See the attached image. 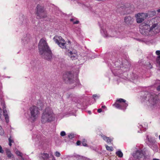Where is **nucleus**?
<instances>
[{
  "label": "nucleus",
  "mask_w": 160,
  "mask_h": 160,
  "mask_svg": "<svg viewBox=\"0 0 160 160\" xmlns=\"http://www.w3.org/2000/svg\"><path fill=\"white\" fill-rule=\"evenodd\" d=\"M142 29L141 33L145 36L153 35L158 33L160 31V17H156L146 23H143Z\"/></svg>",
  "instance_id": "1"
},
{
  "label": "nucleus",
  "mask_w": 160,
  "mask_h": 160,
  "mask_svg": "<svg viewBox=\"0 0 160 160\" xmlns=\"http://www.w3.org/2000/svg\"><path fill=\"white\" fill-rule=\"evenodd\" d=\"M142 100L146 101V103L148 107L152 109L155 108L159 100L158 95H152L148 92H145L142 94Z\"/></svg>",
  "instance_id": "2"
},
{
  "label": "nucleus",
  "mask_w": 160,
  "mask_h": 160,
  "mask_svg": "<svg viewBox=\"0 0 160 160\" xmlns=\"http://www.w3.org/2000/svg\"><path fill=\"white\" fill-rule=\"evenodd\" d=\"M38 48L39 54L42 58L47 60L52 58L51 51L46 41H40Z\"/></svg>",
  "instance_id": "3"
},
{
  "label": "nucleus",
  "mask_w": 160,
  "mask_h": 160,
  "mask_svg": "<svg viewBox=\"0 0 160 160\" xmlns=\"http://www.w3.org/2000/svg\"><path fill=\"white\" fill-rule=\"evenodd\" d=\"M54 114L52 109L47 108L44 110L41 117V121L42 123L50 122L54 120Z\"/></svg>",
  "instance_id": "4"
},
{
  "label": "nucleus",
  "mask_w": 160,
  "mask_h": 160,
  "mask_svg": "<svg viewBox=\"0 0 160 160\" xmlns=\"http://www.w3.org/2000/svg\"><path fill=\"white\" fill-rule=\"evenodd\" d=\"M28 112L30 114V118L34 121L37 119L40 114L39 109L35 106H32L30 107Z\"/></svg>",
  "instance_id": "5"
},
{
  "label": "nucleus",
  "mask_w": 160,
  "mask_h": 160,
  "mask_svg": "<svg viewBox=\"0 0 160 160\" xmlns=\"http://www.w3.org/2000/svg\"><path fill=\"white\" fill-rule=\"evenodd\" d=\"M36 14L38 19L44 18L47 17L43 7L38 4L36 9Z\"/></svg>",
  "instance_id": "6"
},
{
  "label": "nucleus",
  "mask_w": 160,
  "mask_h": 160,
  "mask_svg": "<svg viewBox=\"0 0 160 160\" xmlns=\"http://www.w3.org/2000/svg\"><path fill=\"white\" fill-rule=\"evenodd\" d=\"M100 32L102 35L105 37H112L116 36L117 32L114 31L111 29H109L108 31L106 30L103 28H101Z\"/></svg>",
  "instance_id": "7"
},
{
  "label": "nucleus",
  "mask_w": 160,
  "mask_h": 160,
  "mask_svg": "<svg viewBox=\"0 0 160 160\" xmlns=\"http://www.w3.org/2000/svg\"><path fill=\"white\" fill-rule=\"evenodd\" d=\"M73 76L72 74L70 72L67 73L64 75V79L65 81L70 83H74V85L76 86L77 85V83L73 80Z\"/></svg>",
  "instance_id": "8"
},
{
  "label": "nucleus",
  "mask_w": 160,
  "mask_h": 160,
  "mask_svg": "<svg viewBox=\"0 0 160 160\" xmlns=\"http://www.w3.org/2000/svg\"><path fill=\"white\" fill-rule=\"evenodd\" d=\"M65 53L72 60H75L77 58V52L75 50L73 49L72 50H66Z\"/></svg>",
  "instance_id": "9"
},
{
  "label": "nucleus",
  "mask_w": 160,
  "mask_h": 160,
  "mask_svg": "<svg viewBox=\"0 0 160 160\" xmlns=\"http://www.w3.org/2000/svg\"><path fill=\"white\" fill-rule=\"evenodd\" d=\"M148 17L147 13H138L137 14V22L138 23H141Z\"/></svg>",
  "instance_id": "10"
},
{
  "label": "nucleus",
  "mask_w": 160,
  "mask_h": 160,
  "mask_svg": "<svg viewBox=\"0 0 160 160\" xmlns=\"http://www.w3.org/2000/svg\"><path fill=\"white\" fill-rule=\"evenodd\" d=\"M1 104L3 106V115L5 119L6 120V122L7 123H8L9 121V117L8 114V113L7 110L6 109V107L5 106V104L4 102L3 101L1 98Z\"/></svg>",
  "instance_id": "11"
},
{
  "label": "nucleus",
  "mask_w": 160,
  "mask_h": 160,
  "mask_svg": "<svg viewBox=\"0 0 160 160\" xmlns=\"http://www.w3.org/2000/svg\"><path fill=\"white\" fill-rule=\"evenodd\" d=\"M145 155V151L140 150H137L134 154L133 156L135 158L139 159L144 158Z\"/></svg>",
  "instance_id": "12"
},
{
  "label": "nucleus",
  "mask_w": 160,
  "mask_h": 160,
  "mask_svg": "<svg viewBox=\"0 0 160 160\" xmlns=\"http://www.w3.org/2000/svg\"><path fill=\"white\" fill-rule=\"evenodd\" d=\"M133 21V18L129 16H126L124 18V22L127 25L130 26L132 25Z\"/></svg>",
  "instance_id": "13"
},
{
  "label": "nucleus",
  "mask_w": 160,
  "mask_h": 160,
  "mask_svg": "<svg viewBox=\"0 0 160 160\" xmlns=\"http://www.w3.org/2000/svg\"><path fill=\"white\" fill-rule=\"evenodd\" d=\"M113 105L117 108L125 110L128 106V104L125 102L122 103H118L115 102Z\"/></svg>",
  "instance_id": "14"
},
{
  "label": "nucleus",
  "mask_w": 160,
  "mask_h": 160,
  "mask_svg": "<svg viewBox=\"0 0 160 160\" xmlns=\"http://www.w3.org/2000/svg\"><path fill=\"white\" fill-rule=\"evenodd\" d=\"M56 43L58 45L62 48H65L67 45L70 43V41H68L67 42L65 41H55Z\"/></svg>",
  "instance_id": "15"
},
{
  "label": "nucleus",
  "mask_w": 160,
  "mask_h": 160,
  "mask_svg": "<svg viewBox=\"0 0 160 160\" xmlns=\"http://www.w3.org/2000/svg\"><path fill=\"white\" fill-rule=\"evenodd\" d=\"M39 158L44 160H48L50 157L49 156L48 154L47 153H42L39 155Z\"/></svg>",
  "instance_id": "16"
},
{
  "label": "nucleus",
  "mask_w": 160,
  "mask_h": 160,
  "mask_svg": "<svg viewBox=\"0 0 160 160\" xmlns=\"http://www.w3.org/2000/svg\"><path fill=\"white\" fill-rule=\"evenodd\" d=\"M101 136L103 140L106 141L108 143H111L112 141L113 138H112V139H110L109 138L105 136L104 135H102Z\"/></svg>",
  "instance_id": "17"
},
{
  "label": "nucleus",
  "mask_w": 160,
  "mask_h": 160,
  "mask_svg": "<svg viewBox=\"0 0 160 160\" xmlns=\"http://www.w3.org/2000/svg\"><path fill=\"white\" fill-rule=\"evenodd\" d=\"M37 105L38 109L40 108L39 109H42L44 106V104L41 101L38 100L37 102Z\"/></svg>",
  "instance_id": "18"
},
{
  "label": "nucleus",
  "mask_w": 160,
  "mask_h": 160,
  "mask_svg": "<svg viewBox=\"0 0 160 160\" xmlns=\"http://www.w3.org/2000/svg\"><path fill=\"white\" fill-rule=\"evenodd\" d=\"M6 151L7 156L8 158H14L13 155L11 153L9 149H6Z\"/></svg>",
  "instance_id": "19"
},
{
  "label": "nucleus",
  "mask_w": 160,
  "mask_h": 160,
  "mask_svg": "<svg viewBox=\"0 0 160 160\" xmlns=\"http://www.w3.org/2000/svg\"><path fill=\"white\" fill-rule=\"evenodd\" d=\"M156 53L158 56L156 59L157 63L160 65V51H157L156 52Z\"/></svg>",
  "instance_id": "20"
},
{
  "label": "nucleus",
  "mask_w": 160,
  "mask_h": 160,
  "mask_svg": "<svg viewBox=\"0 0 160 160\" xmlns=\"http://www.w3.org/2000/svg\"><path fill=\"white\" fill-rule=\"evenodd\" d=\"M148 15V17H152L156 15V13L155 10L152 11H150L148 12V13H147Z\"/></svg>",
  "instance_id": "21"
},
{
  "label": "nucleus",
  "mask_w": 160,
  "mask_h": 160,
  "mask_svg": "<svg viewBox=\"0 0 160 160\" xmlns=\"http://www.w3.org/2000/svg\"><path fill=\"white\" fill-rule=\"evenodd\" d=\"M123 64L124 65V67L126 68H129L130 66V63L126 60L125 61Z\"/></svg>",
  "instance_id": "22"
},
{
  "label": "nucleus",
  "mask_w": 160,
  "mask_h": 160,
  "mask_svg": "<svg viewBox=\"0 0 160 160\" xmlns=\"http://www.w3.org/2000/svg\"><path fill=\"white\" fill-rule=\"evenodd\" d=\"M126 102V100L122 98H119L116 100V102H118V103H125Z\"/></svg>",
  "instance_id": "23"
},
{
  "label": "nucleus",
  "mask_w": 160,
  "mask_h": 160,
  "mask_svg": "<svg viewBox=\"0 0 160 160\" xmlns=\"http://www.w3.org/2000/svg\"><path fill=\"white\" fill-rule=\"evenodd\" d=\"M116 154L117 156L120 158H122L123 156V153L120 150H118L116 152Z\"/></svg>",
  "instance_id": "24"
},
{
  "label": "nucleus",
  "mask_w": 160,
  "mask_h": 160,
  "mask_svg": "<svg viewBox=\"0 0 160 160\" xmlns=\"http://www.w3.org/2000/svg\"><path fill=\"white\" fill-rule=\"evenodd\" d=\"M54 40H64L62 37L56 35L53 38Z\"/></svg>",
  "instance_id": "25"
},
{
  "label": "nucleus",
  "mask_w": 160,
  "mask_h": 160,
  "mask_svg": "<svg viewBox=\"0 0 160 160\" xmlns=\"http://www.w3.org/2000/svg\"><path fill=\"white\" fill-rule=\"evenodd\" d=\"M147 139L148 140V141L150 143H153L154 142V140H153L152 138H149L148 136H147Z\"/></svg>",
  "instance_id": "26"
},
{
  "label": "nucleus",
  "mask_w": 160,
  "mask_h": 160,
  "mask_svg": "<svg viewBox=\"0 0 160 160\" xmlns=\"http://www.w3.org/2000/svg\"><path fill=\"white\" fill-rule=\"evenodd\" d=\"M105 146L107 150L109 151H112V147L108 146L107 145H106Z\"/></svg>",
  "instance_id": "27"
},
{
  "label": "nucleus",
  "mask_w": 160,
  "mask_h": 160,
  "mask_svg": "<svg viewBox=\"0 0 160 160\" xmlns=\"http://www.w3.org/2000/svg\"><path fill=\"white\" fill-rule=\"evenodd\" d=\"M87 141L85 139H84L82 141V144L83 146H87V144H86Z\"/></svg>",
  "instance_id": "28"
},
{
  "label": "nucleus",
  "mask_w": 160,
  "mask_h": 160,
  "mask_svg": "<svg viewBox=\"0 0 160 160\" xmlns=\"http://www.w3.org/2000/svg\"><path fill=\"white\" fill-rule=\"evenodd\" d=\"M15 153L18 156H21L22 154L17 149L15 151Z\"/></svg>",
  "instance_id": "29"
},
{
  "label": "nucleus",
  "mask_w": 160,
  "mask_h": 160,
  "mask_svg": "<svg viewBox=\"0 0 160 160\" xmlns=\"http://www.w3.org/2000/svg\"><path fill=\"white\" fill-rule=\"evenodd\" d=\"M55 156L57 157H59L61 155L60 153L58 151H56L55 152Z\"/></svg>",
  "instance_id": "30"
},
{
  "label": "nucleus",
  "mask_w": 160,
  "mask_h": 160,
  "mask_svg": "<svg viewBox=\"0 0 160 160\" xmlns=\"http://www.w3.org/2000/svg\"><path fill=\"white\" fill-rule=\"evenodd\" d=\"M48 160H55V159L53 155H51L49 157Z\"/></svg>",
  "instance_id": "31"
},
{
  "label": "nucleus",
  "mask_w": 160,
  "mask_h": 160,
  "mask_svg": "<svg viewBox=\"0 0 160 160\" xmlns=\"http://www.w3.org/2000/svg\"><path fill=\"white\" fill-rule=\"evenodd\" d=\"M65 132L64 131H62L60 133V135L61 136H64L66 135Z\"/></svg>",
  "instance_id": "32"
},
{
  "label": "nucleus",
  "mask_w": 160,
  "mask_h": 160,
  "mask_svg": "<svg viewBox=\"0 0 160 160\" xmlns=\"http://www.w3.org/2000/svg\"><path fill=\"white\" fill-rule=\"evenodd\" d=\"M73 136H74V134H70L69 135H68V137L70 139H72L73 137Z\"/></svg>",
  "instance_id": "33"
},
{
  "label": "nucleus",
  "mask_w": 160,
  "mask_h": 160,
  "mask_svg": "<svg viewBox=\"0 0 160 160\" xmlns=\"http://www.w3.org/2000/svg\"><path fill=\"white\" fill-rule=\"evenodd\" d=\"M8 140H9V142H10L11 143H12L14 142L13 140L11 139V137H10L9 138Z\"/></svg>",
  "instance_id": "34"
},
{
  "label": "nucleus",
  "mask_w": 160,
  "mask_h": 160,
  "mask_svg": "<svg viewBox=\"0 0 160 160\" xmlns=\"http://www.w3.org/2000/svg\"><path fill=\"white\" fill-rule=\"evenodd\" d=\"M141 41L147 44H149V43H150L148 41Z\"/></svg>",
  "instance_id": "35"
},
{
  "label": "nucleus",
  "mask_w": 160,
  "mask_h": 160,
  "mask_svg": "<svg viewBox=\"0 0 160 160\" xmlns=\"http://www.w3.org/2000/svg\"><path fill=\"white\" fill-rule=\"evenodd\" d=\"M4 134V131L1 128V135H3Z\"/></svg>",
  "instance_id": "36"
},
{
  "label": "nucleus",
  "mask_w": 160,
  "mask_h": 160,
  "mask_svg": "<svg viewBox=\"0 0 160 160\" xmlns=\"http://www.w3.org/2000/svg\"><path fill=\"white\" fill-rule=\"evenodd\" d=\"M79 21H76L75 22H73V24H78L79 23Z\"/></svg>",
  "instance_id": "37"
},
{
  "label": "nucleus",
  "mask_w": 160,
  "mask_h": 160,
  "mask_svg": "<svg viewBox=\"0 0 160 160\" xmlns=\"http://www.w3.org/2000/svg\"><path fill=\"white\" fill-rule=\"evenodd\" d=\"M157 90L158 91H160V85L158 86L157 87Z\"/></svg>",
  "instance_id": "38"
},
{
  "label": "nucleus",
  "mask_w": 160,
  "mask_h": 160,
  "mask_svg": "<svg viewBox=\"0 0 160 160\" xmlns=\"http://www.w3.org/2000/svg\"><path fill=\"white\" fill-rule=\"evenodd\" d=\"M81 144V142L79 141H78L77 142V144L78 145H79Z\"/></svg>",
  "instance_id": "39"
},
{
  "label": "nucleus",
  "mask_w": 160,
  "mask_h": 160,
  "mask_svg": "<svg viewBox=\"0 0 160 160\" xmlns=\"http://www.w3.org/2000/svg\"><path fill=\"white\" fill-rule=\"evenodd\" d=\"M98 112L99 113H100V112H102V109H101V108L99 109L98 110Z\"/></svg>",
  "instance_id": "40"
},
{
  "label": "nucleus",
  "mask_w": 160,
  "mask_h": 160,
  "mask_svg": "<svg viewBox=\"0 0 160 160\" xmlns=\"http://www.w3.org/2000/svg\"><path fill=\"white\" fill-rule=\"evenodd\" d=\"M158 99L160 101V93L158 95Z\"/></svg>",
  "instance_id": "41"
},
{
  "label": "nucleus",
  "mask_w": 160,
  "mask_h": 160,
  "mask_svg": "<svg viewBox=\"0 0 160 160\" xmlns=\"http://www.w3.org/2000/svg\"><path fill=\"white\" fill-rule=\"evenodd\" d=\"M3 150L2 149V147H1V153H3Z\"/></svg>",
  "instance_id": "42"
},
{
  "label": "nucleus",
  "mask_w": 160,
  "mask_h": 160,
  "mask_svg": "<svg viewBox=\"0 0 160 160\" xmlns=\"http://www.w3.org/2000/svg\"><path fill=\"white\" fill-rule=\"evenodd\" d=\"M21 157V160H24V158L22 157V155H21V156H20Z\"/></svg>",
  "instance_id": "43"
},
{
  "label": "nucleus",
  "mask_w": 160,
  "mask_h": 160,
  "mask_svg": "<svg viewBox=\"0 0 160 160\" xmlns=\"http://www.w3.org/2000/svg\"><path fill=\"white\" fill-rule=\"evenodd\" d=\"M96 97H97V96L96 94H94L93 95V97L94 98Z\"/></svg>",
  "instance_id": "44"
},
{
  "label": "nucleus",
  "mask_w": 160,
  "mask_h": 160,
  "mask_svg": "<svg viewBox=\"0 0 160 160\" xmlns=\"http://www.w3.org/2000/svg\"><path fill=\"white\" fill-rule=\"evenodd\" d=\"M102 108H106V107L105 106H102Z\"/></svg>",
  "instance_id": "45"
},
{
  "label": "nucleus",
  "mask_w": 160,
  "mask_h": 160,
  "mask_svg": "<svg viewBox=\"0 0 160 160\" xmlns=\"http://www.w3.org/2000/svg\"><path fill=\"white\" fill-rule=\"evenodd\" d=\"M73 20H74V19L73 18H71L70 19V21L71 22H73Z\"/></svg>",
  "instance_id": "46"
},
{
  "label": "nucleus",
  "mask_w": 160,
  "mask_h": 160,
  "mask_svg": "<svg viewBox=\"0 0 160 160\" xmlns=\"http://www.w3.org/2000/svg\"><path fill=\"white\" fill-rule=\"evenodd\" d=\"M157 12H160V8L157 10Z\"/></svg>",
  "instance_id": "47"
},
{
  "label": "nucleus",
  "mask_w": 160,
  "mask_h": 160,
  "mask_svg": "<svg viewBox=\"0 0 160 160\" xmlns=\"http://www.w3.org/2000/svg\"><path fill=\"white\" fill-rule=\"evenodd\" d=\"M12 143H11L10 142H9V145L10 146H11V145H12V144H11Z\"/></svg>",
  "instance_id": "48"
},
{
  "label": "nucleus",
  "mask_w": 160,
  "mask_h": 160,
  "mask_svg": "<svg viewBox=\"0 0 160 160\" xmlns=\"http://www.w3.org/2000/svg\"><path fill=\"white\" fill-rule=\"evenodd\" d=\"M153 160H159V159L156 158H154L153 159Z\"/></svg>",
  "instance_id": "49"
},
{
  "label": "nucleus",
  "mask_w": 160,
  "mask_h": 160,
  "mask_svg": "<svg viewBox=\"0 0 160 160\" xmlns=\"http://www.w3.org/2000/svg\"><path fill=\"white\" fill-rule=\"evenodd\" d=\"M24 22H23V23H25V21H27V20H26V19H25V20H24Z\"/></svg>",
  "instance_id": "50"
},
{
  "label": "nucleus",
  "mask_w": 160,
  "mask_h": 160,
  "mask_svg": "<svg viewBox=\"0 0 160 160\" xmlns=\"http://www.w3.org/2000/svg\"><path fill=\"white\" fill-rule=\"evenodd\" d=\"M88 112L89 114H91V112L90 111H88Z\"/></svg>",
  "instance_id": "51"
},
{
  "label": "nucleus",
  "mask_w": 160,
  "mask_h": 160,
  "mask_svg": "<svg viewBox=\"0 0 160 160\" xmlns=\"http://www.w3.org/2000/svg\"><path fill=\"white\" fill-rule=\"evenodd\" d=\"M159 139L160 140V135L159 136Z\"/></svg>",
  "instance_id": "52"
},
{
  "label": "nucleus",
  "mask_w": 160,
  "mask_h": 160,
  "mask_svg": "<svg viewBox=\"0 0 160 160\" xmlns=\"http://www.w3.org/2000/svg\"><path fill=\"white\" fill-rule=\"evenodd\" d=\"M40 40H43V39H42H42H40Z\"/></svg>",
  "instance_id": "53"
}]
</instances>
